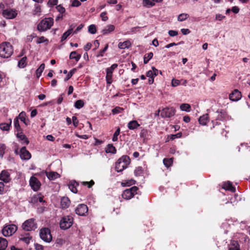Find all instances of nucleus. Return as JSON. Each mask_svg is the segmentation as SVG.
Masks as SVG:
<instances>
[{"instance_id":"nucleus-1","label":"nucleus","mask_w":250,"mask_h":250,"mask_svg":"<svg viewBox=\"0 0 250 250\" xmlns=\"http://www.w3.org/2000/svg\"><path fill=\"white\" fill-rule=\"evenodd\" d=\"M13 53V47L9 42H3L0 44V57L8 58Z\"/></svg>"},{"instance_id":"nucleus-2","label":"nucleus","mask_w":250,"mask_h":250,"mask_svg":"<svg viewBox=\"0 0 250 250\" xmlns=\"http://www.w3.org/2000/svg\"><path fill=\"white\" fill-rule=\"evenodd\" d=\"M130 163V159L127 155H123L115 163V170L117 172H122L127 168Z\"/></svg>"},{"instance_id":"nucleus-3","label":"nucleus","mask_w":250,"mask_h":250,"mask_svg":"<svg viewBox=\"0 0 250 250\" xmlns=\"http://www.w3.org/2000/svg\"><path fill=\"white\" fill-rule=\"evenodd\" d=\"M54 24V19L52 18H45L37 25V30L40 32H45L50 29Z\"/></svg>"},{"instance_id":"nucleus-4","label":"nucleus","mask_w":250,"mask_h":250,"mask_svg":"<svg viewBox=\"0 0 250 250\" xmlns=\"http://www.w3.org/2000/svg\"><path fill=\"white\" fill-rule=\"evenodd\" d=\"M74 218L72 215H64L60 221V228L62 230H66L69 229L73 225Z\"/></svg>"},{"instance_id":"nucleus-5","label":"nucleus","mask_w":250,"mask_h":250,"mask_svg":"<svg viewBox=\"0 0 250 250\" xmlns=\"http://www.w3.org/2000/svg\"><path fill=\"white\" fill-rule=\"evenodd\" d=\"M22 229L26 231L34 230L37 228V224L34 218L26 220L21 226Z\"/></svg>"},{"instance_id":"nucleus-6","label":"nucleus","mask_w":250,"mask_h":250,"mask_svg":"<svg viewBox=\"0 0 250 250\" xmlns=\"http://www.w3.org/2000/svg\"><path fill=\"white\" fill-rule=\"evenodd\" d=\"M139 188L136 186H133L130 188L126 189L122 193V197L125 200L132 198L135 194H137Z\"/></svg>"},{"instance_id":"nucleus-7","label":"nucleus","mask_w":250,"mask_h":250,"mask_svg":"<svg viewBox=\"0 0 250 250\" xmlns=\"http://www.w3.org/2000/svg\"><path fill=\"white\" fill-rule=\"evenodd\" d=\"M40 236L42 240L46 242H50L52 239L50 230L47 228H43L41 229Z\"/></svg>"},{"instance_id":"nucleus-8","label":"nucleus","mask_w":250,"mask_h":250,"mask_svg":"<svg viewBox=\"0 0 250 250\" xmlns=\"http://www.w3.org/2000/svg\"><path fill=\"white\" fill-rule=\"evenodd\" d=\"M17 227L14 224L6 225L3 227L2 233L4 236H11L17 230Z\"/></svg>"},{"instance_id":"nucleus-9","label":"nucleus","mask_w":250,"mask_h":250,"mask_svg":"<svg viewBox=\"0 0 250 250\" xmlns=\"http://www.w3.org/2000/svg\"><path fill=\"white\" fill-rule=\"evenodd\" d=\"M118 67V64L114 63L110 67H108L106 69V77L105 79L106 83L109 85L111 84L113 82L112 81V74L116 68Z\"/></svg>"},{"instance_id":"nucleus-10","label":"nucleus","mask_w":250,"mask_h":250,"mask_svg":"<svg viewBox=\"0 0 250 250\" xmlns=\"http://www.w3.org/2000/svg\"><path fill=\"white\" fill-rule=\"evenodd\" d=\"M175 112L176 110L173 107H166L162 110L161 115L164 118H170L175 115Z\"/></svg>"},{"instance_id":"nucleus-11","label":"nucleus","mask_w":250,"mask_h":250,"mask_svg":"<svg viewBox=\"0 0 250 250\" xmlns=\"http://www.w3.org/2000/svg\"><path fill=\"white\" fill-rule=\"evenodd\" d=\"M30 186L34 191H38L41 187L40 181L35 177L31 176L29 181Z\"/></svg>"},{"instance_id":"nucleus-12","label":"nucleus","mask_w":250,"mask_h":250,"mask_svg":"<svg viewBox=\"0 0 250 250\" xmlns=\"http://www.w3.org/2000/svg\"><path fill=\"white\" fill-rule=\"evenodd\" d=\"M88 212L87 206L83 204H79L75 209V212L80 216H84Z\"/></svg>"},{"instance_id":"nucleus-13","label":"nucleus","mask_w":250,"mask_h":250,"mask_svg":"<svg viewBox=\"0 0 250 250\" xmlns=\"http://www.w3.org/2000/svg\"><path fill=\"white\" fill-rule=\"evenodd\" d=\"M17 13L15 10L12 9H7L3 10L2 16L6 19H12L16 17Z\"/></svg>"},{"instance_id":"nucleus-14","label":"nucleus","mask_w":250,"mask_h":250,"mask_svg":"<svg viewBox=\"0 0 250 250\" xmlns=\"http://www.w3.org/2000/svg\"><path fill=\"white\" fill-rule=\"evenodd\" d=\"M0 180L5 183L11 181L10 174L7 170H3L0 173Z\"/></svg>"},{"instance_id":"nucleus-15","label":"nucleus","mask_w":250,"mask_h":250,"mask_svg":"<svg viewBox=\"0 0 250 250\" xmlns=\"http://www.w3.org/2000/svg\"><path fill=\"white\" fill-rule=\"evenodd\" d=\"M241 97V93L238 89H234L229 95V99L232 101H238Z\"/></svg>"},{"instance_id":"nucleus-16","label":"nucleus","mask_w":250,"mask_h":250,"mask_svg":"<svg viewBox=\"0 0 250 250\" xmlns=\"http://www.w3.org/2000/svg\"><path fill=\"white\" fill-rule=\"evenodd\" d=\"M20 157L22 160H29L31 157V153L26 149L25 146H23L20 150Z\"/></svg>"},{"instance_id":"nucleus-17","label":"nucleus","mask_w":250,"mask_h":250,"mask_svg":"<svg viewBox=\"0 0 250 250\" xmlns=\"http://www.w3.org/2000/svg\"><path fill=\"white\" fill-rule=\"evenodd\" d=\"M70 200L67 197H63L61 200V206L62 209L68 208L70 204Z\"/></svg>"},{"instance_id":"nucleus-18","label":"nucleus","mask_w":250,"mask_h":250,"mask_svg":"<svg viewBox=\"0 0 250 250\" xmlns=\"http://www.w3.org/2000/svg\"><path fill=\"white\" fill-rule=\"evenodd\" d=\"M222 188L232 192H234L236 191L235 188L233 186L232 183L230 181L224 182L222 185Z\"/></svg>"},{"instance_id":"nucleus-19","label":"nucleus","mask_w":250,"mask_h":250,"mask_svg":"<svg viewBox=\"0 0 250 250\" xmlns=\"http://www.w3.org/2000/svg\"><path fill=\"white\" fill-rule=\"evenodd\" d=\"M45 174L47 177L50 180H54L59 177H60V175L57 172L55 171H50V172H45Z\"/></svg>"},{"instance_id":"nucleus-20","label":"nucleus","mask_w":250,"mask_h":250,"mask_svg":"<svg viewBox=\"0 0 250 250\" xmlns=\"http://www.w3.org/2000/svg\"><path fill=\"white\" fill-rule=\"evenodd\" d=\"M31 239L32 236H30L29 233L21 234L20 237V240L25 242L26 244H28L30 243V241Z\"/></svg>"},{"instance_id":"nucleus-21","label":"nucleus","mask_w":250,"mask_h":250,"mask_svg":"<svg viewBox=\"0 0 250 250\" xmlns=\"http://www.w3.org/2000/svg\"><path fill=\"white\" fill-rule=\"evenodd\" d=\"M140 126V125L136 120L130 121L127 124V127L130 130H134Z\"/></svg>"},{"instance_id":"nucleus-22","label":"nucleus","mask_w":250,"mask_h":250,"mask_svg":"<svg viewBox=\"0 0 250 250\" xmlns=\"http://www.w3.org/2000/svg\"><path fill=\"white\" fill-rule=\"evenodd\" d=\"M79 186V183L75 181H71L68 184V188L73 193L77 192V187Z\"/></svg>"},{"instance_id":"nucleus-23","label":"nucleus","mask_w":250,"mask_h":250,"mask_svg":"<svg viewBox=\"0 0 250 250\" xmlns=\"http://www.w3.org/2000/svg\"><path fill=\"white\" fill-rule=\"evenodd\" d=\"M217 112L219 113L217 117V120L219 121H223L227 118V114L226 112L224 110L221 109L220 111L218 110Z\"/></svg>"},{"instance_id":"nucleus-24","label":"nucleus","mask_w":250,"mask_h":250,"mask_svg":"<svg viewBox=\"0 0 250 250\" xmlns=\"http://www.w3.org/2000/svg\"><path fill=\"white\" fill-rule=\"evenodd\" d=\"M131 45L130 42L128 40L124 42H120L118 44V47L120 49L128 48Z\"/></svg>"},{"instance_id":"nucleus-25","label":"nucleus","mask_w":250,"mask_h":250,"mask_svg":"<svg viewBox=\"0 0 250 250\" xmlns=\"http://www.w3.org/2000/svg\"><path fill=\"white\" fill-rule=\"evenodd\" d=\"M73 25H71L70 26V28L65 32L62 35L61 37V42H63L72 33L73 31Z\"/></svg>"},{"instance_id":"nucleus-26","label":"nucleus","mask_w":250,"mask_h":250,"mask_svg":"<svg viewBox=\"0 0 250 250\" xmlns=\"http://www.w3.org/2000/svg\"><path fill=\"white\" fill-rule=\"evenodd\" d=\"M105 152L107 153L115 154L117 152V150L113 144H108L105 148Z\"/></svg>"},{"instance_id":"nucleus-27","label":"nucleus","mask_w":250,"mask_h":250,"mask_svg":"<svg viewBox=\"0 0 250 250\" xmlns=\"http://www.w3.org/2000/svg\"><path fill=\"white\" fill-rule=\"evenodd\" d=\"M199 123L202 125H206L208 121V114H205L201 116L198 120Z\"/></svg>"},{"instance_id":"nucleus-28","label":"nucleus","mask_w":250,"mask_h":250,"mask_svg":"<svg viewBox=\"0 0 250 250\" xmlns=\"http://www.w3.org/2000/svg\"><path fill=\"white\" fill-rule=\"evenodd\" d=\"M17 136L18 138H19L21 140L23 141V143H25V145H28L29 143V140H28L27 138L26 137V136L23 134V133L22 132V131L19 132H18L17 134Z\"/></svg>"},{"instance_id":"nucleus-29","label":"nucleus","mask_w":250,"mask_h":250,"mask_svg":"<svg viewBox=\"0 0 250 250\" xmlns=\"http://www.w3.org/2000/svg\"><path fill=\"white\" fill-rule=\"evenodd\" d=\"M81 57V54H78L77 51H74L70 53L69 55L70 59H75L76 62H78Z\"/></svg>"},{"instance_id":"nucleus-30","label":"nucleus","mask_w":250,"mask_h":250,"mask_svg":"<svg viewBox=\"0 0 250 250\" xmlns=\"http://www.w3.org/2000/svg\"><path fill=\"white\" fill-rule=\"evenodd\" d=\"M182 133L181 132H179L176 134H170L167 136L166 142H169L170 141H172L174 140L175 138H179L181 137Z\"/></svg>"},{"instance_id":"nucleus-31","label":"nucleus","mask_w":250,"mask_h":250,"mask_svg":"<svg viewBox=\"0 0 250 250\" xmlns=\"http://www.w3.org/2000/svg\"><path fill=\"white\" fill-rule=\"evenodd\" d=\"M8 246V242L6 239L0 237V250H5Z\"/></svg>"},{"instance_id":"nucleus-32","label":"nucleus","mask_w":250,"mask_h":250,"mask_svg":"<svg viewBox=\"0 0 250 250\" xmlns=\"http://www.w3.org/2000/svg\"><path fill=\"white\" fill-rule=\"evenodd\" d=\"M229 250H240L238 242L232 241L229 246Z\"/></svg>"},{"instance_id":"nucleus-33","label":"nucleus","mask_w":250,"mask_h":250,"mask_svg":"<svg viewBox=\"0 0 250 250\" xmlns=\"http://www.w3.org/2000/svg\"><path fill=\"white\" fill-rule=\"evenodd\" d=\"M27 57L26 56L22 57L18 62V66L20 68H24L27 65Z\"/></svg>"},{"instance_id":"nucleus-34","label":"nucleus","mask_w":250,"mask_h":250,"mask_svg":"<svg viewBox=\"0 0 250 250\" xmlns=\"http://www.w3.org/2000/svg\"><path fill=\"white\" fill-rule=\"evenodd\" d=\"M12 121L10 120L9 123H3L0 124V128L3 131H8L9 130L11 125Z\"/></svg>"},{"instance_id":"nucleus-35","label":"nucleus","mask_w":250,"mask_h":250,"mask_svg":"<svg viewBox=\"0 0 250 250\" xmlns=\"http://www.w3.org/2000/svg\"><path fill=\"white\" fill-rule=\"evenodd\" d=\"M173 158H164L163 160V163L167 167H170L173 163Z\"/></svg>"},{"instance_id":"nucleus-36","label":"nucleus","mask_w":250,"mask_h":250,"mask_svg":"<svg viewBox=\"0 0 250 250\" xmlns=\"http://www.w3.org/2000/svg\"><path fill=\"white\" fill-rule=\"evenodd\" d=\"M115 29V26L113 25H109L106 28L103 30V33L104 35L107 34L114 31Z\"/></svg>"},{"instance_id":"nucleus-37","label":"nucleus","mask_w":250,"mask_h":250,"mask_svg":"<svg viewBox=\"0 0 250 250\" xmlns=\"http://www.w3.org/2000/svg\"><path fill=\"white\" fill-rule=\"evenodd\" d=\"M180 109L182 111L189 112L191 110V106L188 104H182L180 106Z\"/></svg>"},{"instance_id":"nucleus-38","label":"nucleus","mask_w":250,"mask_h":250,"mask_svg":"<svg viewBox=\"0 0 250 250\" xmlns=\"http://www.w3.org/2000/svg\"><path fill=\"white\" fill-rule=\"evenodd\" d=\"M153 56V54L152 52H149L148 53L146 54L144 57V64H146L149 61L152 59Z\"/></svg>"},{"instance_id":"nucleus-39","label":"nucleus","mask_w":250,"mask_h":250,"mask_svg":"<svg viewBox=\"0 0 250 250\" xmlns=\"http://www.w3.org/2000/svg\"><path fill=\"white\" fill-rule=\"evenodd\" d=\"M45 68L44 63H42L39 68L36 70V75L37 78H39L41 75L42 72Z\"/></svg>"},{"instance_id":"nucleus-40","label":"nucleus","mask_w":250,"mask_h":250,"mask_svg":"<svg viewBox=\"0 0 250 250\" xmlns=\"http://www.w3.org/2000/svg\"><path fill=\"white\" fill-rule=\"evenodd\" d=\"M37 40H36V43L37 44H40L42 43L46 42V44H48L49 41L47 39L45 38L43 36H42L40 37H38L37 36Z\"/></svg>"},{"instance_id":"nucleus-41","label":"nucleus","mask_w":250,"mask_h":250,"mask_svg":"<svg viewBox=\"0 0 250 250\" xmlns=\"http://www.w3.org/2000/svg\"><path fill=\"white\" fill-rule=\"evenodd\" d=\"M84 103L83 101L82 100H77L74 104L75 107L77 109H80L82 108L84 106Z\"/></svg>"},{"instance_id":"nucleus-42","label":"nucleus","mask_w":250,"mask_h":250,"mask_svg":"<svg viewBox=\"0 0 250 250\" xmlns=\"http://www.w3.org/2000/svg\"><path fill=\"white\" fill-rule=\"evenodd\" d=\"M140 136L144 140L147 139L148 136V130L146 129L143 128L140 133Z\"/></svg>"},{"instance_id":"nucleus-43","label":"nucleus","mask_w":250,"mask_h":250,"mask_svg":"<svg viewBox=\"0 0 250 250\" xmlns=\"http://www.w3.org/2000/svg\"><path fill=\"white\" fill-rule=\"evenodd\" d=\"M143 168L142 167H138L134 170V173L136 176H140L143 173Z\"/></svg>"},{"instance_id":"nucleus-44","label":"nucleus","mask_w":250,"mask_h":250,"mask_svg":"<svg viewBox=\"0 0 250 250\" xmlns=\"http://www.w3.org/2000/svg\"><path fill=\"white\" fill-rule=\"evenodd\" d=\"M41 12V7L37 4H35V9L33 10V14L34 15L40 16Z\"/></svg>"},{"instance_id":"nucleus-45","label":"nucleus","mask_w":250,"mask_h":250,"mask_svg":"<svg viewBox=\"0 0 250 250\" xmlns=\"http://www.w3.org/2000/svg\"><path fill=\"white\" fill-rule=\"evenodd\" d=\"M143 4L144 6H146L148 8L151 7L155 5V2H152L150 0H143Z\"/></svg>"},{"instance_id":"nucleus-46","label":"nucleus","mask_w":250,"mask_h":250,"mask_svg":"<svg viewBox=\"0 0 250 250\" xmlns=\"http://www.w3.org/2000/svg\"><path fill=\"white\" fill-rule=\"evenodd\" d=\"M135 181L133 179H131L129 180L125 181L124 182H122L121 185L122 187L130 186L135 184Z\"/></svg>"},{"instance_id":"nucleus-47","label":"nucleus","mask_w":250,"mask_h":250,"mask_svg":"<svg viewBox=\"0 0 250 250\" xmlns=\"http://www.w3.org/2000/svg\"><path fill=\"white\" fill-rule=\"evenodd\" d=\"M14 124L15 128L18 132H21L22 131V129L20 126L19 120L17 118H16L14 119Z\"/></svg>"},{"instance_id":"nucleus-48","label":"nucleus","mask_w":250,"mask_h":250,"mask_svg":"<svg viewBox=\"0 0 250 250\" xmlns=\"http://www.w3.org/2000/svg\"><path fill=\"white\" fill-rule=\"evenodd\" d=\"M77 70V69L74 68H73L72 69H71L69 72L67 74L66 77L64 78V81L65 82H66L69 79H70L71 77L73 76V75L75 73V72Z\"/></svg>"},{"instance_id":"nucleus-49","label":"nucleus","mask_w":250,"mask_h":250,"mask_svg":"<svg viewBox=\"0 0 250 250\" xmlns=\"http://www.w3.org/2000/svg\"><path fill=\"white\" fill-rule=\"evenodd\" d=\"M189 17V15L188 14L182 13L180 14L178 17V21H183L186 20Z\"/></svg>"},{"instance_id":"nucleus-50","label":"nucleus","mask_w":250,"mask_h":250,"mask_svg":"<svg viewBox=\"0 0 250 250\" xmlns=\"http://www.w3.org/2000/svg\"><path fill=\"white\" fill-rule=\"evenodd\" d=\"M120 133V128L118 127L115 132H114L113 137L112 141L113 142H116L118 140V136Z\"/></svg>"},{"instance_id":"nucleus-51","label":"nucleus","mask_w":250,"mask_h":250,"mask_svg":"<svg viewBox=\"0 0 250 250\" xmlns=\"http://www.w3.org/2000/svg\"><path fill=\"white\" fill-rule=\"evenodd\" d=\"M124 110L122 107L119 106H116L112 110V112L113 114H117L118 113H122Z\"/></svg>"},{"instance_id":"nucleus-52","label":"nucleus","mask_w":250,"mask_h":250,"mask_svg":"<svg viewBox=\"0 0 250 250\" xmlns=\"http://www.w3.org/2000/svg\"><path fill=\"white\" fill-rule=\"evenodd\" d=\"M19 118L21 122L27 125L26 123L25 113L23 111L21 112L19 115Z\"/></svg>"},{"instance_id":"nucleus-53","label":"nucleus","mask_w":250,"mask_h":250,"mask_svg":"<svg viewBox=\"0 0 250 250\" xmlns=\"http://www.w3.org/2000/svg\"><path fill=\"white\" fill-rule=\"evenodd\" d=\"M88 32L92 34H95L97 32L96 26L94 24H91L88 26Z\"/></svg>"},{"instance_id":"nucleus-54","label":"nucleus","mask_w":250,"mask_h":250,"mask_svg":"<svg viewBox=\"0 0 250 250\" xmlns=\"http://www.w3.org/2000/svg\"><path fill=\"white\" fill-rule=\"evenodd\" d=\"M108 47V44H106V45L104 46V47L103 49L99 51V52L98 53V54L97 56L98 57H103L104 56V53L107 50Z\"/></svg>"},{"instance_id":"nucleus-55","label":"nucleus","mask_w":250,"mask_h":250,"mask_svg":"<svg viewBox=\"0 0 250 250\" xmlns=\"http://www.w3.org/2000/svg\"><path fill=\"white\" fill-rule=\"evenodd\" d=\"M82 185L85 186H87L88 188H91L95 184L93 180H91L89 182H83Z\"/></svg>"},{"instance_id":"nucleus-56","label":"nucleus","mask_w":250,"mask_h":250,"mask_svg":"<svg viewBox=\"0 0 250 250\" xmlns=\"http://www.w3.org/2000/svg\"><path fill=\"white\" fill-rule=\"evenodd\" d=\"M56 9L58 11L60 12V14L63 15L65 12V8L61 5H59L56 6Z\"/></svg>"},{"instance_id":"nucleus-57","label":"nucleus","mask_w":250,"mask_h":250,"mask_svg":"<svg viewBox=\"0 0 250 250\" xmlns=\"http://www.w3.org/2000/svg\"><path fill=\"white\" fill-rule=\"evenodd\" d=\"M6 149V146L3 144H0V155L2 157L5 153V150Z\"/></svg>"},{"instance_id":"nucleus-58","label":"nucleus","mask_w":250,"mask_h":250,"mask_svg":"<svg viewBox=\"0 0 250 250\" xmlns=\"http://www.w3.org/2000/svg\"><path fill=\"white\" fill-rule=\"evenodd\" d=\"M73 124L75 127H77L79 124V121L76 116H73L72 118Z\"/></svg>"},{"instance_id":"nucleus-59","label":"nucleus","mask_w":250,"mask_h":250,"mask_svg":"<svg viewBox=\"0 0 250 250\" xmlns=\"http://www.w3.org/2000/svg\"><path fill=\"white\" fill-rule=\"evenodd\" d=\"M81 5V3L78 0H73L72 2L71 6L73 7H78Z\"/></svg>"},{"instance_id":"nucleus-60","label":"nucleus","mask_w":250,"mask_h":250,"mask_svg":"<svg viewBox=\"0 0 250 250\" xmlns=\"http://www.w3.org/2000/svg\"><path fill=\"white\" fill-rule=\"evenodd\" d=\"M5 193L4 184L3 182H0V195Z\"/></svg>"},{"instance_id":"nucleus-61","label":"nucleus","mask_w":250,"mask_h":250,"mask_svg":"<svg viewBox=\"0 0 250 250\" xmlns=\"http://www.w3.org/2000/svg\"><path fill=\"white\" fill-rule=\"evenodd\" d=\"M36 37L37 35L35 33H33L32 34L27 36V40L28 42H32L33 39Z\"/></svg>"},{"instance_id":"nucleus-62","label":"nucleus","mask_w":250,"mask_h":250,"mask_svg":"<svg viewBox=\"0 0 250 250\" xmlns=\"http://www.w3.org/2000/svg\"><path fill=\"white\" fill-rule=\"evenodd\" d=\"M58 0H49L48 4L51 6L56 5L58 3Z\"/></svg>"},{"instance_id":"nucleus-63","label":"nucleus","mask_w":250,"mask_h":250,"mask_svg":"<svg viewBox=\"0 0 250 250\" xmlns=\"http://www.w3.org/2000/svg\"><path fill=\"white\" fill-rule=\"evenodd\" d=\"M35 248L36 250H44V247L38 243L35 244Z\"/></svg>"},{"instance_id":"nucleus-64","label":"nucleus","mask_w":250,"mask_h":250,"mask_svg":"<svg viewBox=\"0 0 250 250\" xmlns=\"http://www.w3.org/2000/svg\"><path fill=\"white\" fill-rule=\"evenodd\" d=\"M106 12H102L100 15V16L102 18V20L104 21H106L108 19V17L106 16Z\"/></svg>"}]
</instances>
